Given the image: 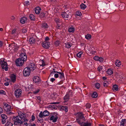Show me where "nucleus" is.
<instances>
[{
	"instance_id": "obj_28",
	"label": "nucleus",
	"mask_w": 126,
	"mask_h": 126,
	"mask_svg": "<svg viewBox=\"0 0 126 126\" xmlns=\"http://www.w3.org/2000/svg\"><path fill=\"white\" fill-rule=\"evenodd\" d=\"M9 47H11L13 50L15 46H16V44L15 43H13L9 44Z\"/></svg>"
},
{
	"instance_id": "obj_43",
	"label": "nucleus",
	"mask_w": 126,
	"mask_h": 126,
	"mask_svg": "<svg viewBox=\"0 0 126 126\" xmlns=\"http://www.w3.org/2000/svg\"><path fill=\"white\" fill-rule=\"evenodd\" d=\"M82 54V52H79L77 54V57L79 58H80L81 56V55Z\"/></svg>"
},
{
	"instance_id": "obj_27",
	"label": "nucleus",
	"mask_w": 126,
	"mask_h": 126,
	"mask_svg": "<svg viewBox=\"0 0 126 126\" xmlns=\"http://www.w3.org/2000/svg\"><path fill=\"white\" fill-rule=\"evenodd\" d=\"M43 112V115L44 116H47L49 115V112L47 110L44 111Z\"/></svg>"
},
{
	"instance_id": "obj_58",
	"label": "nucleus",
	"mask_w": 126,
	"mask_h": 126,
	"mask_svg": "<svg viewBox=\"0 0 126 126\" xmlns=\"http://www.w3.org/2000/svg\"><path fill=\"white\" fill-rule=\"evenodd\" d=\"M54 77L55 78H57L58 77V73L57 74H55L54 75Z\"/></svg>"
},
{
	"instance_id": "obj_47",
	"label": "nucleus",
	"mask_w": 126,
	"mask_h": 126,
	"mask_svg": "<svg viewBox=\"0 0 126 126\" xmlns=\"http://www.w3.org/2000/svg\"><path fill=\"white\" fill-rule=\"evenodd\" d=\"M55 21L56 22V23L57 24L58 23H60V19H59L57 18H56L55 19Z\"/></svg>"
},
{
	"instance_id": "obj_32",
	"label": "nucleus",
	"mask_w": 126,
	"mask_h": 126,
	"mask_svg": "<svg viewBox=\"0 0 126 126\" xmlns=\"http://www.w3.org/2000/svg\"><path fill=\"white\" fill-rule=\"evenodd\" d=\"M80 7L81 9L84 10L86 7L87 6L86 5L83 3H82L80 5Z\"/></svg>"
},
{
	"instance_id": "obj_18",
	"label": "nucleus",
	"mask_w": 126,
	"mask_h": 126,
	"mask_svg": "<svg viewBox=\"0 0 126 126\" xmlns=\"http://www.w3.org/2000/svg\"><path fill=\"white\" fill-rule=\"evenodd\" d=\"M42 28L44 29H47L48 27V26L46 23H44L42 24Z\"/></svg>"
},
{
	"instance_id": "obj_8",
	"label": "nucleus",
	"mask_w": 126,
	"mask_h": 126,
	"mask_svg": "<svg viewBox=\"0 0 126 126\" xmlns=\"http://www.w3.org/2000/svg\"><path fill=\"white\" fill-rule=\"evenodd\" d=\"M22 92V91L20 89H16L15 91V95L16 97L18 98L21 96Z\"/></svg>"
},
{
	"instance_id": "obj_38",
	"label": "nucleus",
	"mask_w": 126,
	"mask_h": 126,
	"mask_svg": "<svg viewBox=\"0 0 126 126\" xmlns=\"http://www.w3.org/2000/svg\"><path fill=\"white\" fill-rule=\"evenodd\" d=\"M91 37V36L90 34H88L85 35V38L87 39H89Z\"/></svg>"
},
{
	"instance_id": "obj_50",
	"label": "nucleus",
	"mask_w": 126,
	"mask_h": 126,
	"mask_svg": "<svg viewBox=\"0 0 126 126\" xmlns=\"http://www.w3.org/2000/svg\"><path fill=\"white\" fill-rule=\"evenodd\" d=\"M5 94L6 93L5 91L2 90H0V94Z\"/></svg>"
},
{
	"instance_id": "obj_19",
	"label": "nucleus",
	"mask_w": 126,
	"mask_h": 126,
	"mask_svg": "<svg viewBox=\"0 0 126 126\" xmlns=\"http://www.w3.org/2000/svg\"><path fill=\"white\" fill-rule=\"evenodd\" d=\"M27 19L26 17H23L21 19L20 22L22 24H24L25 22V21H26Z\"/></svg>"
},
{
	"instance_id": "obj_35",
	"label": "nucleus",
	"mask_w": 126,
	"mask_h": 126,
	"mask_svg": "<svg viewBox=\"0 0 126 126\" xmlns=\"http://www.w3.org/2000/svg\"><path fill=\"white\" fill-rule=\"evenodd\" d=\"M74 31V28L73 27H70L68 29V31L70 32H73Z\"/></svg>"
},
{
	"instance_id": "obj_48",
	"label": "nucleus",
	"mask_w": 126,
	"mask_h": 126,
	"mask_svg": "<svg viewBox=\"0 0 126 126\" xmlns=\"http://www.w3.org/2000/svg\"><path fill=\"white\" fill-rule=\"evenodd\" d=\"M99 57L98 56H95L94 57V59L96 61H98Z\"/></svg>"
},
{
	"instance_id": "obj_46",
	"label": "nucleus",
	"mask_w": 126,
	"mask_h": 126,
	"mask_svg": "<svg viewBox=\"0 0 126 126\" xmlns=\"http://www.w3.org/2000/svg\"><path fill=\"white\" fill-rule=\"evenodd\" d=\"M40 91L39 89H37L36 90L33 92V93L34 94H36L38 93Z\"/></svg>"
},
{
	"instance_id": "obj_60",
	"label": "nucleus",
	"mask_w": 126,
	"mask_h": 126,
	"mask_svg": "<svg viewBox=\"0 0 126 126\" xmlns=\"http://www.w3.org/2000/svg\"><path fill=\"white\" fill-rule=\"evenodd\" d=\"M16 30L14 29L13 30L12 32V34H15V33Z\"/></svg>"
},
{
	"instance_id": "obj_64",
	"label": "nucleus",
	"mask_w": 126,
	"mask_h": 126,
	"mask_svg": "<svg viewBox=\"0 0 126 126\" xmlns=\"http://www.w3.org/2000/svg\"><path fill=\"white\" fill-rule=\"evenodd\" d=\"M30 126H36V125L35 124H30Z\"/></svg>"
},
{
	"instance_id": "obj_7",
	"label": "nucleus",
	"mask_w": 126,
	"mask_h": 126,
	"mask_svg": "<svg viewBox=\"0 0 126 126\" xmlns=\"http://www.w3.org/2000/svg\"><path fill=\"white\" fill-rule=\"evenodd\" d=\"M71 14L70 11L68 10L66 12H62V16L63 18H68L69 16H71Z\"/></svg>"
},
{
	"instance_id": "obj_23",
	"label": "nucleus",
	"mask_w": 126,
	"mask_h": 126,
	"mask_svg": "<svg viewBox=\"0 0 126 126\" xmlns=\"http://www.w3.org/2000/svg\"><path fill=\"white\" fill-rule=\"evenodd\" d=\"M61 108L62 110H64L66 112H67L68 111V107L67 106H62Z\"/></svg>"
},
{
	"instance_id": "obj_44",
	"label": "nucleus",
	"mask_w": 126,
	"mask_h": 126,
	"mask_svg": "<svg viewBox=\"0 0 126 126\" xmlns=\"http://www.w3.org/2000/svg\"><path fill=\"white\" fill-rule=\"evenodd\" d=\"M50 40V39L49 37L48 36H47L46 37L45 39V41H46V42H49L48 41H49Z\"/></svg>"
},
{
	"instance_id": "obj_22",
	"label": "nucleus",
	"mask_w": 126,
	"mask_h": 126,
	"mask_svg": "<svg viewBox=\"0 0 126 126\" xmlns=\"http://www.w3.org/2000/svg\"><path fill=\"white\" fill-rule=\"evenodd\" d=\"M112 90L114 91H116L118 90V86L116 84L113 86Z\"/></svg>"
},
{
	"instance_id": "obj_33",
	"label": "nucleus",
	"mask_w": 126,
	"mask_h": 126,
	"mask_svg": "<svg viewBox=\"0 0 126 126\" xmlns=\"http://www.w3.org/2000/svg\"><path fill=\"white\" fill-rule=\"evenodd\" d=\"M13 124L10 122H7L5 125V126H13Z\"/></svg>"
},
{
	"instance_id": "obj_49",
	"label": "nucleus",
	"mask_w": 126,
	"mask_h": 126,
	"mask_svg": "<svg viewBox=\"0 0 126 126\" xmlns=\"http://www.w3.org/2000/svg\"><path fill=\"white\" fill-rule=\"evenodd\" d=\"M98 61L100 62H102L103 61V58L101 57H99Z\"/></svg>"
},
{
	"instance_id": "obj_61",
	"label": "nucleus",
	"mask_w": 126,
	"mask_h": 126,
	"mask_svg": "<svg viewBox=\"0 0 126 126\" xmlns=\"http://www.w3.org/2000/svg\"><path fill=\"white\" fill-rule=\"evenodd\" d=\"M4 84L5 86H7L9 85V83L8 82L5 83Z\"/></svg>"
},
{
	"instance_id": "obj_39",
	"label": "nucleus",
	"mask_w": 126,
	"mask_h": 126,
	"mask_svg": "<svg viewBox=\"0 0 126 126\" xmlns=\"http://www.w3.org/2000/svg\"><path fill=\"white\" fill-rule=\"evenodd\" d=\"M39 116L41 118L44 117V116L43 115V112L42 111H41L39 114Z\"/></svg>"
},
{
	"instance_id": "obj_10",
	"label": "nucleus",
	"mask_w": 126,
	"mask_h": 126,
	"mask_svg": "<svg viewBox=\"0 0 126 126\" xmlns=\"http://www.w3.org/2000/svg\"><path fill=\"white\" fill-rule=\"evenodd\" d=\"M0 116L2 118L1 122L2 124H4L6 122V120L7 119V116L4 114H1Z\"/></svg>"
},
{
	"instance_id": "obj_55",
	"label": "nucleus",
	"mask_w": 126,
	"mask_h": 126,
	"mask_svg": "<svg viewBox=\"0 0 126 126\" xmlns=\"http://www.w3.org/2000/svg\"><path fill=\"white\" fill-rule=\"evenodd\" d=\"M55 79L54 78H51L50 79V81L52 82H53L54 81H55Z\"/></svg>"
},
{
	"instance_id": "obj_30",
	"label": "nucleus",
	"mask_w": 126,
	"mask_h": 126,
	"mask_svg": "<svg viewBox=\"0 0 126 126\" xmlns=\"http://www.w3.org/2000/svg\"><path fill=\"white\" fill-rule=\"evenodd\" d=\"M107 73L109 75H111L113 73L112 70L111 69H109L107 71Z\"/></svg>"
},
{
	"instance_id": "obj_11",
	"label": "nucleus",
	"mask_w": 126,
	"mask_h": 126,
	"mask_svg": "<svg viewBox=\"0 0 126 126\" xmlns=\"http://www.w3.org/2000/svg\"><path fill=\"white\" fill-rule=\"evenodd\" d=\"M92 60L91 59L87 60L85 62V65L90 68L92 64Z\"/></svg>"
},
{
	"instance_id": "obj_41",
	"label": "nucleus",
	"mask_w": 126,
	"mask_h": 126,
	"mask_svg": "<svg viewBox=\"0 0 126 126\" xmlns=\"http://www.w3.org/2000/svg\"><path fill=\"white\" fill-rule=\"evenodd\" d=\"M85 106L87 108L89 109L91 107V105L90 104L87 103L86 104Z\"/></svg>"
},
{
	"instance_id": "obj_53",
	"label": "nucleus",
	"mask_w": 126,
	"mask_h": 126,
	"mask_svg": "<svg viewBox=\"0 0 126 126\" xmlns=\"http://www.w3.org/2000/svg\"><path fill=\"white\" fill-rule=\"evenodd\" d=\"M24 2L25 3V5H29L30 4L29 1H25Z\"/></svg>"
},
{
	"instance_id": "obj_56",
	"label": "nucleus",
	"mask_w": 126,
	"mask_h": 126,
	"mask_svg": "<svg viewBox=\"0 0 126 126\" xmlns=\"http://www.w3.org/2000/svg\"><path fill=\"white\" fill-rule=\"evenodd\" d=\"M102 66H99L97 68V69L98 71H100L102 69Z\"/></svg>"
},
{
	"instance_id": "obj_26",
	"label": "nucleus",
	"mask_w": 126,
	"mask_h": 126,
	"mask_svg": "<svg viewBox=\"0 0 126 126\" xmlns=\"http://www.w3.org/2000/svg\"><path fill=\"white\" fill-rule=\"evenodd\" d=\"M47 15L46 13H42L40 14V16L41 17L43 18L46 17Z\"/></svg>"
},
{
	"instance_id": "obj_17",
	"label": "nucleus",
	"mask_w": 126,
	"mask_h": 126,
	"mask_svg": "<svg viewBox=\"0 0 126 126\" xmlns=\"http://www.w3.org/2000/svg\"><path fill=\"white\" fill-rule=\"evenodd\" d=\"M126 119H122L120 122V126H126Z\"/></svg>"
},
{
	"instance_id": "obj_3",
	"label": "nucleus",
	"mask_w": 126,
	"mask_h": 126,
	"mask_svg": "<svg viewBox=\"0 0 126 126\" xmlns=\"http://www.w3.org/2000/svg\"><path fill=\"white\" fill-rule=\"evenodd\" d=\"M20 58L17 59L16 61V65L19 66H21L25 62L27 59L26 54L25 53H21L20 55Z\"/></svg>"
},
{
	"instance_id": "obj_52",
	"label": "nucleus",
	"mask_w": 126,
	"mask_h": 126,
	"mask_svg": "<svg viewBox=\"0 0 126 126\" xmlns=\"http://www.w3.org/2000/svg\"><path fill=\"white\" fill-rule=\"evenodd\" d=\"M53 95L54 97L55 98H56L58 96L57 94L55 93H54L53 94Z\"/></svg>"
},
{
	"instance_id": "obj_1",
	"label": "nucleus",
	"mask_w": 126,
	"mask_h": 126,
	"mask_svg": "<svg viewBox=\"0 0 126 126\" xmlns=\"http://www.w3.org/2000/svg\"><path fill=\"white\" fill-rule=\"evenodd\" d=\"M18 116L14 117L12 118L15 125L18 126L28 125L29 119L25 113L19 111H18Z\"/></svg>"
},
{
	"instance_id": "obj_6",
	"label": "nucleus",
	"mask_w": 126,
	"mask_h": 126,
	"mask_svg": "<svg viewBox=\"0 0 126 126\" xmlns=\"http://www.w3.org/2000/svg\"><path fill=\"white\" fill-rule=\"evenodd\" d=\"M0 62L2 69H4L6 71L8 70V67L7 66V63L4 61V60H0Z\"/></svg>"
},
{
	"instance_id": "obj_16",
	"label": "nucleus",
	"mask_w": 126,
	"mask_h": 126,
	"mask_svg": "<svg viewBox=\"0 0 126 126\" xmlns=\"http://www.w3.org/2000/svg\"><path fill=\"white\" fill-rule=\"evenodd\" d=\"M58 119V117L57 116H52L50 118V120L52 121L53 122H55L57 121Z\"/></svg>"
},
{
	"instance_id": "obj_24",
	"label": "nucleus",
	"mask_w": 126,
	"mask_h": 126,
	"mask_svg": "<svg viewBox=\"0 0 126 126\" xmlns=\"http://www.w3.org/2000/svg\"><path fill=\"white\" fill-rule=\"evenodd\" d=\"M71 46L72 45L70 43H67L65 44V47L69 48L71 47Z\"/></svg>"
},
{
	"instance_id": "obj_42",
	"label": "nucleus",
	"mask_w": 126,
	"mask_h": 126,
	"mask_svg": "<svg viewBox=\"0 0 126 126\" xmlns=\"http://www.w3.org/2000/svg\"><path fill=\"white\" fill-rule=\"evenodd\" d=\"M76 15L78 16H80L82 14L79 11H77L76 13Z\"/></svg>"
},
{
	"instance_id": "obj_59",
	"label": "nucleus",
	"mask_w": 126,
	"mask_h": 126,
	"mask_svg": "<svg viewBox=\"0 0 126 126\" xmlns=\"http://www.w3.org/2000/svg\"><path fill=\"white\" fill-rule=\"evenodd\" d=\"M61 25L60 24H58L57 23V29H59V27Z\"/></svg>"
},
{
	"instance_id": "obj_31",
	"label": "nucleus",
	"mask_w": 126,
	"mask_h": 126,
	"mask_svg": "<svg viewBox=\"0 0 126 126\" xmlns=\"http://www.w3.org/2000/svg\"><path fill=\"white\" fill-rule=\"evenodd\" d=\"M115 64L118 67L121 64V62L117 60L116 62H115Z\"/></svg>"
},
{
	"instance_id": "obj_4",
	"label": "nucleus",
	"mask_w": 126,
	"mask_h": 126,
	"mask_svg": "<svg viewBox=\"0 0 126 126\" xmlns=\"http://www.w3.org/2000/svg\"><path fill=\"white\" fill-rule=\"evenodd\" d=\"M4 106H3V108L5 110L7 114L11 115L13 114L12 112V109L11 108V106L6 103H3Z\"/></svg>"
},
{
	"instance_id": "obj_54",
	"label": "nucleus",
	"mask_w": 126,
	"mask_h": 126,
	"mask_svg": "<svg viewBox=\"0 0 126 126\" xmlns=\"http://www.w3.org/2000/svg\"><path fill=\"white\" fill-rule=\"evenodd\" d=\"M15 17L14 16H13L11 17V19L12 20H15Z\"/></svg>"
},
{
	"instance_id": "obj_9",
	"label": "nucleus",
	"mask_w": 126,
	"mask_h": 126,
	"mask_svg": "<svg viewBox=\"0 0 126 126\" xmlns=\"http://www.w3.org/2000/svg\"><path fill=\"white\" fill-rule=\"evenodd\" d=\"M33 81L34 82L37 84H39L41 82V80L37 76H34L33 78Z\"/></svg>"
},
{
	"instance_id": "obj_37",
	"label": "nucleus",
	"mask_w": 126,
	"mask_h": 126,
	"mask_svg": "<svg viewBox=\"0 0 126 126\" xmlns=\"http://www.w3.org/2000/svg\"><path fill=\"white\" fill-rule=\"evenodd\" d=\"M109 84V82L107 81H105L104 82V86L105 87H107Z\"/></svg>"
},
{
	"instance_id": "obj_63",
	"label": "nucleus",
	"mask_w": 126,
	"mask_h": 126,
	"mask_svg": "<svg viewBox=\"0 0 126 126\" xmlns=\"http://www.w3.org/2000/svg\"><path fill=\"white\" fill-rule=\"evenodd\" d=\"M55 73L54 72L52 71L50 73V75L52 76Z\"/></svg>"
},
{
	"instance_id": "obj_2",
	"label": "nucleus",
	"mask_w": 126,
	"mask_h": 126,
	"mask_svg": "<svg viewBox=\"0 0 126 126\" xmlns=\"http://www.w3.org/2000/svg\"><path fill=\"white\" fill-rule=\"evenodd\" d=\"M76 122L80 126H91V124L88 122H85V119L83 114L81 113H78L76 115Z\"/></svg>"
},
{
	"instance_id": "obj_20",
	"label": "nucleus",
	"mask_w": 126,
	"mask_h": 126,
	"mask_svg": "<svg viewBox=\"0 0 126 126\" xmlns=\"http://www.w3.org/2000/svg\"><path fill=\"white\" fill-rule=\"evenodd\" d=\"M41 10V9L39 7H36L35 9V13L37 14H39L40 13Z\"/></svg>"
},
{
	"instance_id": "obj_21",
	"label": "nucleus",
	"mask_w": 126,
	"mask_h": 126,
	"mask_svg": "<svg viewBox=\"0 0 126 126\" xmlns=\"http://www.w3.org/2000/svg\"><path fill=\"white\" fill-rule=\"evenodd\" d=\"M35 39L33 37L30 38L29 40L30 44H32L34 43L35 42Z\"/></svg>"
},
{
	"instance_id": "obj_15",
	"label": "nucleus",
	"mask_w": 126,
	"mask_h": 126,
	"mask_svg": "<svg viewBox=\"0 0 126 126\" xmlns=\"http://www.w3.org/2000/svg\"><path fill=\"white\" fill-rule=\"evenodd\" d=\"M29 67H28L30 69L31 71H32L34 70L36 66L35 65L34 63H30L29 65Z\"/></svg>"
},
{
	"instance_id": "obj_45",
	"label": "nucleus",
	"mask_w": 126,
	"mask_h": 126,
	"mask_svg": "<svg viewBox=\"0 0 126 126\" xmlns=\"http://www.w3.org/2000/svg\"><path fill=\"white\" fill-rule=\"evenodd\" d=\"M55 44L56 46H58L60 44V42L58 40H56L55 42Z\"/></svg>"
},
{
	"instance_id": "obj_34",
	"label": "nucleus",
	"mask_w": 126,
	"mask_h": 126,
	"mask_svg": "<svg viewBox=\"0 0 126 126\" xmlns=\"http://www.w3.org/2000/svg\"><path fill=\"white\" fill-rule=\"evenodd\" d=\"M95 87L97 89H99L100 87V84L98 83H96L95 84Z\"/></svg>"
},
{
	"instance_id": "obj_36",
	"label": "nucleus",
	"mask_w": 126,
	"mask_h": 126,
	"mask_svg": "<svg viewBox=\"0 0 126 126\" xmlns=\"http://www.w3.org/2000/svg\"><path fill=\"white\" fill-rule=\"evenodd\" d=\"M97 96V95L96 92H94L92 95V96L93 98H96Z\"/></svg>"
},
{
	"instance_id": "obj_12",
	"label": "nucleus",
	"mask_w": 126,
	"mask_h": 126,
	"mask_svg": "<svg viewBox=\"0 0 126 126\" xmlns=\"http://www.w3.org/2000/svg\"><path fill=\"white\" fill-rule=\"evenodd\" d=\"M50 45L49 42L44 41L42 43V46L43 47L45 48H48L50 47Z\"/></svg>"
},
{
	"instance_id": "obj_5",
	"label": "nucleus",
	"mask_w": 126,
	"mask_h": 126,
	"mask_svg": "<svg viewBox=\"0 0 126 126\" xmlns=\"http://www.w3.org/2000/svg\"><path fill=\"white\" fill-rule=\"evenodd\" d=\"M31 70L28 67L25 68L23 71V74L24 76H29L31 73Z\"/></svg>"
},
{
	"instance_id": "obj_14",
	"label": "nucleus",
	"mask_w": 126,
	"mask_h": 126,
	"mask_svg": "<svg viewBox=\"0 0 126 126\" xmlns=\"http://www.w3.org/2000/svg\"><path fill=\"white\" fill-rule=\"evenodd\" d=\"M71 94L72 92H69L64 97V99L65 102H67L69 100V96L70 95V94Z\"/></svg>"
},
{
	"instance_id": "obj_57",
	"label": "nucleus",
	"mask_w": 126,
	"mask_h": 126,
	"mask_svg": "<svg viewBox=\"0 0 126 126\" xmlns=\"http://www.w3.org/2000/svg\"><path fill=\"white\" fill-rule=\"evenodd\" d=\"M32 121H34L35 119V117L34 116L32 115Z\"/></svg>"
},
{
	"instance_id": "obj_62",
	"label": "nucleus",
	"mask_w": 126,
	"mask_h": 126,
	"mask_svg": "<svg viewBox=\"0 0 126 126\" xmlns=\"http://www.w3.org/2000/svg\"><path fill=\"white\" fill-rule=\"evenodd\" d=\"M37 99L39 100L40 101L41 98L40 96H37Z\"/></svg>"
},
{
	"instance_id": "obj_13",
	"label": "nucleus",
	"mask_w": 126,
	"mask_h": 126,
	"mask_svg": "<svg viewBox=\"0 0 126 126\" xmlns=\"http://www.w3.org/2000/svg\"><path fill=\"white\" fill-rule=\"evenodd\" d=\"M57 73H58V77L61 79V81H63L64 80V73L63 72H58Z\"/></svg>"
},
{
	"instance_id": "obj_51",
	"label": "nucleus",
	"mask_w": 126,
	"mask_h": 126,
	"mask_svg": "<svg viewBox=\"0 0 126 126\" xmlns=\"http://www.w3.org/2000/svg\"><path fill=\"white\" fill-rule=\"evenodd\" d=\"M27 31V29H22V32L23 33H26Z\"/></svg>"
},
{
	"instance_id": "obj_25",
	"label": "nucleus",
	"mask_w": 126,
	"mask_h": 126,
	"mask_svg": "<svg viewBox=\"0 0 126 126\" xmlns=\"http://www.w3.org/2000/svg\"><path fill=\"white\" fill-rule=\"evenodd\" d=\"M29 17L30 18L32 21H34L35 19V16L32 14H30Z\"/></svg>"
},
{
	"instance_id": "obj_40",
	"label": "nucleus",
	"mask_w": 126,
	"mask_h": 126,
	"mask_svg": "<svg viewBox=\"0 0 126 126\" xmlns=\"http://www.w3.org/2000/svg\"><path fill=\"white\" fill-rule=\"evenodd\" d=\"M18 48L19 47L17 46V44H16V46H15V47L14 48L13 50H14V51H16L18 50Z\"/></svg>"
},
{
	"instance_id": "obj_29",
	"label": "nucleus",
	"mask_w": 126,
	"mask_h": 126,
	"mask_svg": "<svg viewBox=\"0 0 126 126\" xmlns=\"http://www.w3.org/2000/svg\"><path fill=\"white\" fill-rule=\"evenodd\" d=\"M16 77L15 75H13L11 76V81L14 82L16 81Z\"/></svg>"
}]
</instances>
